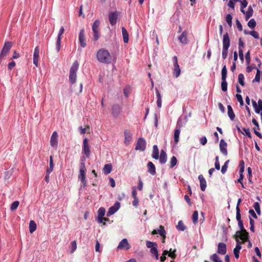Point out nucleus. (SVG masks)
Here are the masks:
<instances>
[{
    "label": "nucleus",
    "mask_w": 262,
    "mask_h": 262,
    "mask_svg": "<svg viewBox=\"0 0 262 262\" xmlns=\"http://www.w3.org/2000/svg\"><path fill=\"white\" fill-rule=\"evenodd\" d=\"M97 57L99 61L104 63H113L112 62L114 60L109 52L104 49H101L97 52Z\"/></svg>",
    "instance_id": "1"
},
{
    "label": "nucleus",
    "mask_w": 262,
    "mask_h": 262,
    "mask_svg": "<svg viewBox=\"0 0 262 262\" xmlns=\"http://www.w3.org/2000/svg\"><path fill=\"white\" fill-rule=\"evenodd\" d=\"M12 47V42L11 41H6L3 48L0 52V64H4L7 55L9 52Z\"/></svg>",
    "instance_id": "2"
},
{
    "label": "nucleus",
    "mask_w": 262,
    "mask_h": 262,
    "mask_svg": "<svg viewBox=\"0 0 262 262\" xmlns=\"http://www.w3.org/2000/svg\"><path fill=\"white\" fill-rule=\"evenodd\" d=\"M100 22L98 19L96 20L92 25V30L93 32V38L95 40H97L99 38V27Z\"/></svg>",
    "instance_id": "3"
},
{
    "label": "nucleus",
    "mask_w": 262,
    "mask_h": 262,
    "mask_svg": "<svg viewBox=\"0 0 262 262\" xmlns=\"http://www.w3.org/2000/svg\"><path fill=\"white\" fill-rule=\"evenodd\" d=\"M146 141L143 138H140L137 140L135 149L137 150L144 151L146 148Z\"/></svg>",
    "instance_id": "4"
},
{
    "label": "nucleus",
    "mask_w": 262,
    "mask_h": 262,
    "mask_svg": "<svg viewBox=\"0 0 262 262\" xmlns=\"http://www.w3.org/2000/svg\"><path fill=\"white\" fill-rule=\"evenodd\" d=\"M82 152L85 155L86 158L90 157L91 151L87 138H84L83 140Z\"/></svg>",
    "instance_id": "5"
},
{
    "label": "nucleus",
    "mask_w": 262,
    "mask_h": 262,
    "mask_svg": "<svg viewBox=\"0 0 262 262\" xmlns=\"http://www.w3.org/2000/svg\"><path fill=\"white\" fill-rule=\"evenodd\" d=\"M119 13L116 11L115 12H111L108 14V19L110 24L114 26L116 24L118 18Z\"/></svg>",
    "instance_id": "6"
},
{
    "label": "nucleus",
    "mask_w": 262,
    "mask_h": 262,
    "mask_svg": "<svg viewBox=\"0 0 262 262\" xmlns=\"http://www.w3.org/2000/svg\"><path fill=\"white\" fill-rule=\"evenodd\" d=\"M77 71V67H72L70 71L69 81L71 83L74 84L76 80V72Z\"/></svg>",
    "instance_id": "7"
},
{
    "label": "nucleus",
    "mask_w": 262,
    "mask_h": 262,
    "mask_svg": "<svg viewBox=\"0 0 262 262\" xmlns=\"http://www.w3.org/2000/svg\"><path fill=\"white\" fill-rule=\"evenodd\" d=\"M236 235L241 240L243 241V243L247 242L249 238V233L246 230L243 231H237L236 233Z\"/></svg>",
    "instance_id": "8"
},
{
    "label": "nucleus",
    "mask_w": 262,
    "mask_h": 262,
    "mask_svg": "<svg viewBox=\"0 0 262 262\" xmlns=\"http://www.w3.org/2000/svg\"><path fill=\"white\" fill-rule=\"evenodd\" d=\"M64 29L63 27H61L59 31L58 34L56 42V49L57 52H58L60 51V47H61V35L64 33Z\"/></svg>",
    "instance_id": "9"
},
{
    "label": "nucleus",
    "mask_w": 262,
    "mask_h": 262,
    "mask_svg": "<svg viewBox=\"0 0 262 262\" xmlns=\"http://www.w3.org/2000/svg\"><path fill=\"white\" fill-rule=\"evenodd\" d=\"M86 171V169H79V174L78 175V178L82 183L83 187H85L87 186L85 177Z\"/></svg>",
    "instance_id": "10"
},
{
    "label": "nucleus",
    "mask_w": 262,
    "mask_h": 262,
    "mask_svg": "<svg viewBox=\"0 0 262 262\" xmlns=\"http://www.w3.org/2000/svg\"><path fill=\"white\" fill-rule=\"evenodd\" d=\"M79 41L80 46L82 48H84L86 45L85 37L84 35V30L83 28L81 29L79 34Z\"/></svg>",
    "instance_id": "11"
},
{
    "label": "nucleus",
    "mask_w": 262,
    "mask_h": 262,
    "mask_svg": "<svg viewBox=\"0 0 262 262\" xmlns=\"http://www.w3.org/2000/svg\"><path fill=\"white\" fill-rule=\"evenodd\" d=\"M120 204L118 202H116L114 205L111 207L107 212L108 216L114 214L120 208Z\"/></svg>",
    "instance_id": "12"
},
{
    "label": "nucleus",
    "mask_w": 262,
    "mask_h": 262,
    "mask_svg": "<svg viewBox=\"0 0 262 262\" xmlns=\"http://www.w3.org/2000/svg\"><path fill=\"white\" fill-rule=\"evenodd\" d=\"M39 48L38 46L35 47L33 53V63L35 66H38V60L39 58Z\"/></svg>",
    "instance_id": "13"
},
{
    "label": "nucleus",
    "mask_w": 262,
    "mask_h": 262,
    "mask_svg": "<svg viewBox=\"0 0 262 262\" xmlns=\"http://www.w3.org/2000/svg\"><path fill=\"white\" fill-rule=\"evenodd\" d=\"M50 144L52 147H57L58 144V134L56 132H54L50 139Z\"/></svg>",
    "instance_id": "14"
},
{
    "label": "nucleus",
    "mask_w": 262,
    "mask_h": 262,
    "mask_svg": "<svg viewBox=\"0 0 262 262\" xmlns=\"http://www.w3.org/2000/svg\"><path fill=\"white\" fill-rule=\"evenodd\" d=\"M226 245L224 243H219L217 245V253L220 254L224 255L226 254Z\"/></svg>",
    "instance_id": "15"
},
{
    "label": "nucleus",
    "mask_w": 262,
    "mask_h": 262,
    "mask_svg": "<svg viewBox=\"0 0 262 262\" xmlns=\"http://www.w3.org/2000/svg\"><path fill=\"white\" fill-rule=\"evenodd\" d=\"M227 146V143L224 139H221L220 143V149L221 152L225 156H227L228 154Z\"/></svg>",
    "instance_id": "16"
},
{
    "label": "nucleus",
    "mask_w": 262,
    "mask_h": 262,
    "mask_svg": "<svg viewBox=\"0 0 262 262\" xmlns=\"http://www.w3.org/2000/svg\"><path fill=\"white\" fill-rule=\"evenodd\" d=\"M118 249H122L125 248L127 250L130 248V246L128 243L126 238H123L119 244Z\"/></svg>",
    "instance_id": "17"
},
{
    "label": "nucleus",
    "mask_w": 262,
    "mask_h": 262,
    "mask_svg": "<svg viewBox=\"0 0 262 262\" xmlns=\"http://www.w3.org/2000/svg\"><path fill=\"white\" fill-rule=\"evenodd\" d=\"M230 46V38L228 33L226 32L223 35V48L228 49Z\"/></svg>",
    "instance_id": "18"
},
{
    "label": "nucleus",
    "mask_w": 262,
    "mask_h": 262,
    "mask_svg": "<svg viewBox=\"0 0 262 262\" xmlns=\"http://www.w3.org/2000/svg\"><path fill=\"white\" fill-rule=\"evenodd\" d=\"M121 108L118 104H114L112 106V115L116 117L118 116L121 112Z\"/></svg>",
    "instance_id": "19"
},
{
    "label": "nucleus",
    "mask_w": 262,
    "mask_h": 262,
    "mask_svg": "<svg viewBox=\"0 0 262 262\" xmlns=\"http://www.w3.org/2000/svg\"><path fill=\"white\" fill-rule=\"evenodd\" d=\"M198 179L200 181V188L202 191H204L206 188V181L202 174L199 176Z\"/></svg>",
    "instance_id": "20"
},
{
    "label": "nucleus",
    "mask_w": 262,
    "mask_h": 262,
    "mask_svg": "<svg viewBox=\"0 0 262 262\" xmlns=\"http://www.w3.org/2000/svg\"><path fill=\"white\" fill-rule=\"evenodd\" d=\"M147 171L151 175H155L156 173V167L155 165L151 162L147 163Z\"/></svg>",
    "instance_id": "21"
},
{
    "label": "nucleus",
    "mask_w": 262,
    "mask_h": 262,
    "mask_svg": "<svg viewBox=\"0 0 262 262\" xmlns=\"http://www.w3.org/2000/svg\"><path fill=\"white\" fill-rule=\"evenodd\" d=\"M187 33L186 31H183L181 34L178 37V39L183 44H187L188 42Z\"/></svg>",
    "instance_id": "22"
},
{
    "label": "nucleus",
    "mask_w": 262,
    "mask_h": 262,
    "mask_svg": "<svg viewBox=\"0 0 262 262\" xmlns=\"http://www.w3.org/2000/svg\"><path fill=\"white\" fill-rule=\"evenodd\" d=\"M159 161L161 164H165L167 161V155L164 150H161L160 155L159 156Z\"/></svg>",
    "instance_id": "23"
},
{
    "label": "nucleus",
    "mask_w": 262,
    "mask_h": 262,
    "mask_svg": "<svg viewBox=\"0 0 262 262\" xmlns=\"http://www.w3.org/2000/svg\"><path fill=\"white\" fill-rule=\"evenodd\" d=\"M237 244L235 248L233 249V253L236 258H239V250L242 248V246L239 244V241L237 238L236 239Z\"/></svg>",
    "instance_id": "24"
},
{
    "label": "nucleus",
    "mask_w": 262,
    "mask_h": 262,
    "mask_svg": "<svg viewBox=\"0 0 262 262\" xmlns=\"http://www.w3.org/2000/svg\"><path fill=\"white\" fill-rule=\"evenodd\" d=\"M125 141L124 143L128 144L131 141L132 137L130 132L128 130H125L124 131Z\"/></svg>",
    "instance_id": "25"
},
{
    "label": "nucleus",
    "mask_w": 262,
    "mask_h": 262,
    "mask_svg": "<svg viewBox=\"0 0 262 262\" xmlns=\"http://www.w3.org/2000/svg\"><path fill=\"white\" fill-rule=\"evenodd\" d=\"M152 157L156 160L159 159V151L158 147L157 145H155L153 146Z\"/></svg>",
    "instance_id": "26"
},
{
    "label": "nucleus",
    "mask_w": 262,
    "mask_h": 262,
    "mask_svg": "<svg viewBox=\"0 0 262 262\" xmlns=\"http://www.w3.org/2000/svg\"><path fill=\"white\" fill-rule=\"evenodd\" d=\"M112 170V165L111 164H105L102 169L103 172L104 174L107 175L109 174Z\"/></svg>",
    "instance_id": "27"
},
{
    "label": "nucleus",
    "mask_w": 262,
    "mask_h": 262,
    "mask_svg": "<svg viewBox=\"0 0 262 262\" xmlns=\"http://www.w3.org/2000/svg\"><path fill=\"white\" fill-rule=\"evenodd\" d=\"M181 129L180 128H177L174 132V141L176 144H177L179 141V136L180 134Z\"/></svg>",
    "instance_id": "28"
},
{
    "label": "nucleus",
    "mask_w": 262,
    "mask_h": 262,
    "mask_svg": "<svg viewBox=\"0 0 262 262\" xmlns=\"http://www.w3.org/2000/svg\"><path fill=\"white\" fill-rule=\"evenodd\" d=\"M122 33L124 42L125 43H127L129 40L128 34L126 29L124 27H122Z\"/></svg>",
    "instance_id": "29"
},
{
    "label": "nucleus",
    "mask_w": 262,
    "mask_h": 262,
    "mask_svg": "<svg viewBox=\"0 0 262 262\" xmlns=\"http://www.w3.org/2000/svg\"><path fill=\"white\" fill-rule=\"evenodd\" d=\"M228 115L231 120H233L235 118V115L231 105L227 106Z\"/></svg>",
    "instance_id": "30"
},
{
    "label": "nucleus",
    "mask_w": 262,
    "mask_h": 262,
    "mask_svg": "<svg viewBox=\"0 0 262 262\" xmlns=\"http://www.w3.org/2000/svg\"><path fill=\"white\" fill-rule=\"evenodd\" d=\"M245 18L246 20H248L253 15V10L251 6H249L248 11L246 12Z\"/></svg>",
    "instance_id": "31"
},
{
    "label": "nucleus",
    "mask_w": 262,
    "mask_h": 262,
    "mask_svg": "<svg viewBox=\"0 0 262 262\" xmlns=\"http://www.w3.org/2000/svg\"><path fill=\"white\" fill-rule=\"evenodd\" d=\"M54 168V163L53 160V156H50V163H49V167H48L47 169V173H50L53 170Z\"/></svg>",
    "instance_id": "32"
},
{
    "label": "nucleus",
    "mask_w": 262,
    "mask_h": 262,
    "mask_svg": "<svg viewBox=\"0 0 262 262\" xmlns=\"http://www.w3.org/2000/svg\"><path fill=\"white\" fill-rule=\"evenodd\" d=\"M36 229V224L34 221H31L29 223V231L32 233Z\"/></svg>",
    "instance_id": "33"
},
{
    "label": "nucleus",
    "mask_w": 262,
    "mask_h": 262,
    "mask_svg": "<svg viewBox=\"0 0 262 262\" xmlns=\"http://www.w3.org/2000/svg\"><path fill=\"white\" fill-rule=\"evenodd\" d=\"M241 11L244 14H245V11L244 10V8H245L248 5V2L247 0H241Z\"/></svg>",
    "instance_id": "34"
},
{
    "label": "nucleus",
    "mask_w": 262,
    "mask_h": 262,
    "mask_svg": "<svg viewBox=\"0 0 262 262\" xmlns=\"http://www.w3.org/2000/svg\"><path fill=\"white\" fill-rule=\"evenodd\" d=\"M150 252L153 256L155 257V258L156 259L158 260L159 259V254L157 247H155L154 248L150 249Z\"/></svg>",
    "instance_id": "35"
},
{
    "label": "nucleus",
    "mask_w": 262,
    "mask_h": 262,
    "mask_svg": "<svg viewBox=\"0 0 262 262\" xmlns=\"http://www.w3.org/2000/svg\"><path fill=\"white\" fill-rule=\"evenodd\" d=\"M257 104V105L256 108H255V112L256 113L259 114L260 111H262V100L259 99Z\"/></svg>",
    "instance_id": "36"
},
{
    "label": "nucleus",
    "mask_w": 262,
    "mask_h": 262,
    "mask_svg": "<svg viewBox=\"0 0 262 262\" xmlns=\"http://www.w3.org/2000/svg\"><path fill=\"white\" fill-rule=\"evenodd\" d=\"M177 229L180 231H184L185 230L186 227L182 221H180L178 222V224L177 226Z\"/></svg>",
    "instance_id": "37"
},
{
    "label": "nucleus",
    "mask_w": 262,
    "mask_h": 262,
    "mask_svg": "<svg viewBox=\"0 0 262 262\" xmlns=\"http://www.w3.org/2000/svg\"><path fill=\"white\" fill-rule=\"evenodd\" d=\"M222 80L225 81L227 78V70L226 69V67H223L222 70Z\"/></svg>",
    "instance_id": "38"
},
{
    "label": "nucleus",
    "mask_w": 262,
    "mask_h": 262,
    "mask_svg": "<svg viewBox=\"0 0 262 262\" xmlns=\"http://www.w3.org/2000/svg\"><path fill=\"white\" fill-rule=\"evenodd\" d=\"M146 247L150 249L154 248L155 247H158L157 243L150 241H147L146 243Z\"/></svg>",
    "instance_id": "39"
},
{
    "label": "nucleus",
    "mask_w": 262,
    "mask_h": 262,
    "mask_svg": "<svg viewBox=\"0 0 262 262\" xmlns=\"http://www.w3.org/2000/svg\"><path fill=\"white\" fill-rule=\"evenodd\" d=\"M256 25V21L253 18L251 19L248 23V26L251 29H254Z\"/></svg>",
    "instance_id": "40"
},
{
    "label": "nucleus",
    "mask_w": 262,
    "mask_h": 262,
    "mask_svg": "<svg viewBox=\"0 0 262 262\" xmlns=\"http://www.w3.org/2000/svg\"><path fill=\"white\" fill-rule=\"evenodd\" d=\"M229 162V160H227L226 161L224 164L223 165V166L222 167V169H221V172L223 174H224L225 173V172L227 171V168H228V163Z\"/></svg>",
    "instance_id": "41"
},
{
    "label": "nucleus",
    "mask_w": 262,
    "mask_h": 262,
    "mask_svg": "<svg viewBox=\"0 0 262 262\" xmlns=\"http://www.w3.org/2000/svg\"><path fill=\"white\" fill-rule=\"evenodd\" d=\"M158 233H159L161 236H164L166 235V231L164 229V226L160 225L159 227V229L157 230Z\"/></svg>",
    "instance_id": "42"
},
{
    "label": "nucleus",
    "mask_w": 262,
    "mask_h": 262,
    "mask_svg": "<svg viewBox=\"0 0 262 262\" xmlns=\"http://www.w3.org/2000/svg\"><path fill=\"white\" fill-rule=\"evenodd\" d=\"M177 159L175 156H173L171 157L170 159V168H172L177 165Z\"/></svg>",
    "instance_id": "43"
},
{
    "label": "nucleus",
    "mask_w": 262,
    "mask_h": 262,
    "mask_svg": "<svg viewBox=\"0 0 262 262\" xmlns=\"http://www.w3.org/2000/svg\"><path fill=\"white\" fill-rule=\"evenodd\" d=\"M180 73H181V69L180 68V67H175V68L173 70V75L176 77H178L180 75Z\"/></svg>",
    "instance_id": "44"
},
{
    "label": "nucleus",
    "mask_w": 262,
    "mask_h": 262,
    "mask_svg": "<svg viewBox=\"0 0 262 262\" xmlns=\"http://www.w3.org/2000/svg\"><path fill=\"white\" fill-rule=\"evenodd\" d=\"M238 81L239 83L242 85L244 86V76L243 74H239L238 76Z\"/></svg>",
    "instance_id": "45"
},
{
    "label": "nucleus",
    "mask_w": 262,
    "mask_h": 262,
    "mask_svg": "<svg viewBox=\"0 0 262 262\" xmlns=\"http://www.w3.org/2000/svg\"><path fill=\"white\" fill-rule=\"evenodd\" d=\"M192 219L193 223L195 224L198 222V211H194L192 214Z\"/></svg>",
    "instance_id": "46"
},
{
    "label": "nucleus",
    "mask_w": 262,
    "mask_h": 262,
    "mask_svg": "<svg viewBox=\"0 0 262 262\" xmlns=\"http://www.w3.org/2000/svg\"><path fill=\"white\" fill-rule=\"evenodd\" d=\"M19 204V202L18 201H15L14 202H13L10 207L11 210L12 211L15 210L17 208Z\"/></svg>",
    "instance_id": "47"
},
{
    "label": "nucleus",
    "mask_w": 262,
    "mask_h": 262,
    "mask_svg": "<svg viewBox=\"0 0 262 262\" xmlns=\"http://www.w3.org/2000/svg\"><path fill=\"white\" fill-rule=\"evenodd\" d=\"M210 259L214 262H222L216 254H212L210 257Z\"/></svg>",
    "instance_id": "48"
},
{
    "label": "nucleus",
    "mask_w": 262,
    "mask_h": 262,
    "mask_svg": "<svg viewBox=\"0 0 262 262\" xmlns=\"http://www.w3.org/2000/svg\"><path fill=\"white\" fill-rule=\"evenodd\" d=\"M232 16L231 14H228L226 15V21L230 27H231L232 26Z\"/></svg>",
    "instance_id": "49"
},
{
    "label": "nucleus",
    "mask_w": 262,
    "mask_h": 262,
    "mask_svg": "<svg viewBox=\"0 0 262 262\" xmlns=\"http://www.w3.org/2000/svg\"><path fill=\"white\" fill-rule=\"evenodd\" d=\"M253 208H254L257 214L260 215L261 212L259 204L258 202L254 203L253 205Z\"/></svg>",
    "instance_id": "50"
},
{
    "label": "nucleus",
    "mask_w": 262,
    "mask_h": 262,
    "mask_svg": "<svg viewBox=\"0 0 262 262\" xmlns=\"http://www.w3.org/2000/svg\"><path fill=\"white\" fill-rule=\"evenodd\" d=\"M105 209L103 207H101L98 209V216H100V217H103L105 215Z\"/></svg>",
    "instance_id": "51"
},
{
    "label": "nucleus",
    "mask_w": 262,
    "mask_h": 262,
    "mask_svg": "<svg viewBox=\"0 0 262 262\" xmlns=\"http://www.w3.org/2000/svg\"><path fill=\"white\" fill-rule=\"evenodd\" d=\"M260 78V70L257 69V73L255 75V78L253 80V82L256 81L259 82Z\"/></svg>",
    "instance_id": "52"
},
{
    "label": "nucleus",
    "mask_w": 262,
    "mask_h": 262,
    "mask_svg": "<svg viewBox=\"0 0 262 262\" xmlns=\"http://www.w3.org/2000/svg\"><path fill=\"white\" fill-rule=\"evenodd\" d=\"M85 157H81L80 159V169H86L85 168Z\"/></svg>",
    "instance_id": "53"
},
{
    "label": "nucleus",
    "mask_w": 262,
    "mask_h": 262,
    "mask_svg": "<svg viewBox=\"0 0 262 262\" xmlns=\"http://www.w3.org/2000/svg\"><path fill=\"white\" fill-rule=\"evenodd\" d=\"M130 92V87L129 86H126L123 90V93L126 97H128Z\"/></svg>",
    "instance_id": "54"
},
{
    "label": "nucleus",
    "mask_w": 262,
    "mask_h": 262,
    "mask_svg": "<svg viewBox=\"0 0 262 262\" xmlns=\"http://www.w3.org/2000/svg\"><path fill=\"white\" fill-rule=\"evenodd\" d=\"M221 88L223 91L226 92L227 90V82H226V80H225V81L222 80L221 83Z\"/></svg>",
    "instance_id": "55"
},
{
    "label": "nucleus",
    "mask_w": 262,
    "mask_h": 262,
    "mask_svg": "<svg viewBox=\"0 0 262 262\" xmlns=\"http://www.w3.org/2000/svg\"><path fill=\"white\" fill-rule=\"evenodd\" d=\"M249 219H250V230L252 232H254L255 231H254V221L251 217H249Z\"/></svg>",
    "instance_id": "56"
},
{
    "label": "nucleus",
    "mask_w": 262,
    "mask_h": 262,
    "mask_svg": "<svg viewBox=\"0 0 262 262\" xmlns=\"http://www.w3.org/2000/svg\"><path fill=\"white\" fill-rule=\"evenodd\" d=\"M215 168L216 170H220V164L219 162V158L218 156H216L215 157Z\"/></svg>",
    "instance_id": "57"
},
{
    "label": "nucleus",
    "mask_w": 262,
    "mask_h": 262,
    "mask_svg": "<svg viewBox=\"0 0 262 262\" xmlns=\"http://www.w3.org/2000/svg\"><path fill=\"white\" fill-rule=\"evenodd\" d=\"M71 252H74L77 248V244L75 241H73L71 244Z\"/></svg>",
    "instance_id": "58"
},
{
    "label": "nucleus",
    "mask_w": 262,
    "mask_h": 262,
    "mask_svg": "<svg viewBox=\"0 0 262 262\" xmlns=\"http://www.w3.org/2000/svg\"><path fill=\"white\" fill-rule=\"evenodd\" d=\"M249 34H250L251 36H252L254 38L256 39H258L259 37L258 32H257L255 31H249Z\"/></svg>",
    "instance_id": "59"
},
{
    "label": "nucleus",
    "mask_w": 262,
    "mask_h": 262,
    "mask_svg": "<svg viewBox=\"0 0 262 262\" xmlns=\"http://www.w3.org/2000/svg\"><path fill=\"white\" fill-rule=\"evenodd\" d=\"M236 210V219L237 221H242L241 220V215L240 213V209L239 207H237Z\"/></svg>",
    "instance_id": "60"
},
{
    "label": "nucleus",
    "mask_w": 262,
    "mask_h": 262,
    "mask_svg": "<svg viewBox=\"0 0 262 262\" xmlns=\"http://www.w3.org/2000/svg\"><path fill=\"white\" fill-rule=\"evenodd\" d=\"M245 59H246L247 64L249 65L250 64V52L249 51L246 53Z\"/></svg>",
    "instance_id": "61"
},
{
    "label": "nucleus",
    "mask_w": 262,
    "mask_h": 262,
    "mask_svg": "<svg viewBox=\"0 0 262 262\" xmlns=\"http://www.w3.org/2000/svg\"><path fill=\"white\" fill-rule=\"evenodd\" d=\"M228 49L223 48L222 57L223 59H225L227 57L228 54Z\"/></svg>",
    "instance_id": "62"
},
{
    "label": "nucleus",
    "mask_w": 262,
    "mask_h": 262,
    "mask_svg": "<svg viewBox=\"0 0 262 262\" xmlns=\"http://www.w3.org/2000/svg\"><path fill=\"white\" fill-rule=\"evenodd\" d=\"M236 25L237 28L238 29V30L239 31H242V30H243L242 25L238 19H236Z\"/></svg>",
    "instance_id": "63"
},
{
    "label": "nucleus",
    "mask_w": 262,
    "mask_h": 262,
    "mask_svg": "<svg viewBox=\"0 0 262 262\" xmlns=\"http://www.w3.org/2000/svg\"><path fill=\"white\" fill-rule=\"evenodd\" d=\"M227 5L230 8H232L233 9H234L235 4L234 3V1L233 0H229L228 3Z\"/></svg>",
    "instance_id": "64"
}]
</instances>
